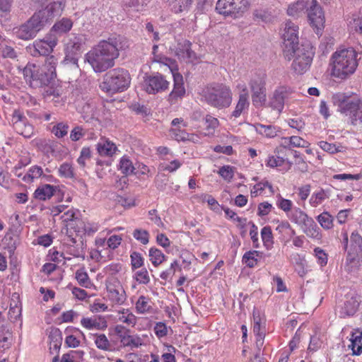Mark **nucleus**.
Masks as SVG:
<instances>
[{
  "label": "nucleus",
  "instance_id": "1",
  "mask_svg": "<svg viewBox=\"0 0 362 362\" xmlns=\"http://www.w3.org/2000/svg\"><path fill=\"white\" fill-rule=\"evenodd\" d=\"M127 40L119 35H112L103 40L85 55V61L88 62L96 73H101L112 68L115 60L118 58L119 51L128 47Z\"/></svg>",
  "mask_w": 362,
  "mask_h": 362
},
{
  "label": "nucleus",
  "instance_id": "2",
  "mask_svg": "<svg viewBox=\"0 0 362 362\" xmlns=\"http://www.w3.org/2000/svg\"><path fill=\"white\" fill-rule=\"evenodd\" d=\"M332 100L338 112L349 117L352 125L362 124V98L354 93H337Z\"/></svg>",
  "mask_w": 362,
  "mask_h": 362
},
{
  "label": "nucleus",
  "instance_id": "3",
  "mask_svg": "<svg viewBox=\"0 0 362 362\" xmlns=\"http://www.w3.org/2000/svg\"><path fill=\"white\" fill-rule=\"evenodd\" d=\"M358 53L353 48L336 51L332 56V75L344 79L358 66Z\"/></svg>",
  "mask_w": 362,
  "mask_h": 362
},
{
  "label": "nucleus",
  "instance_id": "4",
  "mask_svg": "<svg viewBox=\"0 0 362 362\" xmlns=\"http://www.w3.org/2000/svg\"><path fill=\"white\" fill-rule=\"evenodd\" d=\"M131 77L128 71L122 68H116L107 71L100 85V89L109 94L123 92L130 84Z\"/></svg>",
  "mask_w": 362,
  "mask_h": 362
},
{
  "label": "nucleus",
  "instance_id": "5",
  "mask_svg": "<svg viewBox=\"0 0 362 362\" xmlns=\"http://www.w3.org/2000/svg\"><path fill=\"white\" fill-rule=\"evenodd\" d=\"M204 97L209 105L218 109L228 107L232 103L231 90L223 83L213 84L208 87Z\"/></svg>",
  "mask_w": 362,
  "mask_h": 362
},
{
  "label": "nucleus",
  "instance_id": "6",
  "mask_svg": "<svg viewBox=\"0 0 362 362\" xmlns=\"http://www.w3.org/2000/svg\"><path fill=\"white\" fill-rule=\"evenodd\" d=\"M41 8L36 11L32 17H35L37 23H40L42 28L52 20L59 16L63 10L62 0H38Z\"/></svg>",
  "mask_w": 362,
  "mask_h": 362
},
{
  "label": "nucleus",
  "instance_id": "7",
  "mask_svg": "<svg viewBox=\"0 0 362 362\" xmlns=\"http://www.w3.org/2000/svg\"><path fill=\"white\" fill-rule=\"evenodd\" d=\"M314 52L309 44H302L299 48L294 49L291 56L293 58L291 64L292 70L298 74H303L306 72L310 66Z\"/></svg>",
  "mask_w": 362,
  "mask_h": 362
},
{
  "label": "nucleus",
  "instance_id": "8",
  "mask_svg": "<svg viewBox=\"0 0 362 362\" xmlns=\"http://www.w3.org/2000/svg\"><path fill=\"white\" fill-rule=\"evenodd\" d=\"M86 37L84 35H71L65 47V57L63 63L65 65L72 64L78 67L80 55L84 50Z\"/></svg>",
  "mask_w": 362,
  "mask_h": 362
},
{
  "label": "nucleus",
  "instance_id": "9",
  "mask_svg": "<svg viewBox=\"0 0 362 362\" xmlns=\"http://www.w3.org/2000/svg\"><path fill=\"white\" fill-rule=\"evenodd\" d=\"M24 78L33 88L48 86L52 81L49 74L39 65L28 64L23 70Z\"/></svg>",
  "mask_w": 362,
  "mask_h": 362
},
{
  "label": "nucleus",
  "instance_id": "10",
  "mask_svg": "<svg viewBox=\"0 0 362 362\" xmlns=\"http://www.w3.org/2000/svg\"><path fill=\"white\" fill-rule=\"evenodd\" d=\"M284 57L291 60L294 49L299 48L298 27L291 21L286 22L282 35Z\"/></svg>",
  "mask_w": 362,
  "mask_h": 362
},
{
  "label": "nucleus",
  "instance_id": "11",
  "mask_svg": "<svg viewBox=\"0 0 362 362\" xmlns=\"http://www.w3.org/2000/svg\"><path fill=\"white\" fill-rule=\"evenodd\" d=\"M250 6V0H218L217 12L224 16L238 18L245 13Z\"/></svg>",
  "mask_w": 362,
  "mask_h": 362
},
{
  "label": "nucleus",
  "instance_id": "12",
  "mask_svg": "<svg viewBox=\"0 0 362 362\" xmlns=\"http://www.w3.org/2000/svg\"><path fill=\"white\" fill-rule=\"evenodd\" d=\"M57 37L53 34L47 35L42 40H37L26 47V51L33 57L49 56L57 44Z\"/></svg>",
  "mask_w": 362,
  "mask_h": 362
},
{
  "label": "nucleus",
  "instance_id": "13",
  "mask_svg": "<svg viewBox=\"0 0 362 362\" xmlns=\"http://www.w3.org/2000/svg\"><path fill=\"white\" fill-rule=\"evenodd\" d=\"M249 85L252 92V101L253 105L256 107L264 106L267 100L265 81L264 77L256 76L252 78Z\"/></svg>",
  "mask_w": 362,
  "mask_h": 362
},
{
  "label": "nucleus",
  "instance_id": "14",
  "mask_svg": "<svg viewBox=\"0 0 362 362\" xmlns=\"http://www.w3.org/2000/svg\"><path fill=\"white\" fill-rule=\"evenodd\" d=\"M170 82L159 73L144 78L143 86L148 94H156L168 89Z\"/></svg>",
  "mask_w": 362,
  "mask_h": 362
},
{
  "label": "nucleus",
  "instance_id": "15",
  "mask_svg": "<svg viewBox=\"0 0 362 362\" xmlns=\"http://www.w3.org/2000/svg\"><path fill=\"white\" fill-rule=\"evenodd\" d=\"M42 28L40 23H37L35 17H30L25 23L13 29L14 35L21 40H29L33 39Z\"/></svg>",
  "mask_w": 362,
  "mask_h": 362
},
{
  "label": "nucleus",
  "instance_id": "16",
  "mask_svg": "<svg viewBox=\"0 0 362 362\" xmlns=\"http://www.w3.org/2000/svg\"><path fill=\"white\" fill-rule=\"evenodd\" d=\"M11 122L17 133L25 138H30L34 134L33 126L20 110H15L12 114Z\"/></svg>",
  "mask_w": 362,
  "mask_h": 362
},
{
  "label": "nucleus",
  "instance_id": "17",
  "mask_svg": "<svg viewBox=\"0 0 362 362\" xmlns=\"http://www.w3.org/2000/svg\"><path fill=\"white\" fill-rule=\"evenodd\" d=\"M306 12L310 25L317 30H321L324 28L325 16L317 0H310Z\"/></svg>",
  "mask_w": 362,
  "mask_h": 362
},
{
  "label": "nucleus",
  "instance_id": "18",
  "mask_svg": "<svg viewBox=\"0 0 362 362\" xmlns=\"http://www.w3.org/2000/svg\"><path fill=\"white\" fill-rule=\"evenodd\" d=\"M107 291L109 299L114 303L122 305L126 300V293L121 283L117 279L107 281Z\"/></svg>",
  "mask_w": 362,
  "mask_h": 362
},
{
  "label": "nucleus",
  "instance_id": "19",
  "mask_svg": "<svg viewBox=\"0 0 362 362\" xmlns=\"http://www.w3.org/2000/svg\"><path fill=\"white\" fill-rule=\"evenodd\" d=\"M115 333L124 346L138 348L143 344V340L137 335H132L129 329L122 325H117Z\"/></svg>",
  "mask_w": 362,
  "mask_h": 362
},
{
  "label": "nucleus",
  "instance_id": "20",
  "mask_svg": "<svg viewBox=\"0 0 362 362\" xmlns=\"http://www.w3.org/2000/svg\"><path fill=\"white\" fill-rule=\"evenodd\" d=\"M284 151V147L280 146L276 148L274 150L275 155L268 157L266 165L270 168L283 167V169L285 170H290L293 163L283 156Z\"/></svg>",
  "mask_w": 362,
  "mask_h": 362
},
{
  "label": "nucleus",
  "instance_id": "21",
  "mask_svg": "<svg viewBox=\"0 0 362 362\" xmlns=\"http://www.w3.org/2000/svg\"><path fill=\"white\" fill-rule=\"evenodd\" d=\"M173 74L174 86L173 90L169 95V100L173 103L177 98H182L185 94V89L183 86L182 76L179 73H175L172 68L169 69Z\"/></svg>",
  "mask_w": 362,
  "mask_h": 362
},
{
  "label": "nucleus",
  "instance_id": "22",
  "mask_svg": "<svg viewBox=\"0 0 362 362\" xmlns=\"http://www.w3.org/2000/svg\"><path fill=\"white\" fill-rule=\"evenodd\" d=\"M238 88L241 89L242 92L239 95L238 101L236 104L235 110L232 112L231 115L234 117H240L243 111L247 109L250 105L248 100L249 95L245 84H239Z\"/></svg>",
  "mask_w": 362,
  "mask_h": 362
},
{
  "label": "nucleus",
  "instance_id": "23",
  "mask_svg": "<svg viewBox=\"0 0 362 362\" xmlns=\"http://www.w3.org/2000/svg\"><path fill=\"white\" fill-rule=\"evenodd\" d=\"M81 324L87 329L104 330L107 327V320L103 316L83 317L81 320Z\"/></svg>",
  "mask_w": 362,
  "mask_h": 362
},
{
  "label": "nucleus",
  "instance_id": "24",
  "mask_svg": "<svg viewBox=\"0 0 362 362\" xmlns=\"http://www.w3.org/2000/svg\"><path fill=\"white\" fill-rule=\"evenodd\" d=\"M191 45V42L186 40L177 43L175 54L180 59L189 62L195 58V53L192 50Z\"/></svg>",
  "mask_w": 362,
  "mask_h": 362
},
{
  "label": "nucleus",
  "instance_id": "25",
  "mask_svg": "<svg viewBox=\"0 0 362 362\" xmlns=\"http://www.w3.org/2000/svg\"><path fill=\"white\" fill-rule=\"evenodd\" d=\"M286 95V90L285 88L280 87L276 89L270 98L269 106L273 110H276L278 114H279L284 108Z\"/></svg>",
  "mask_w": 362,
  "mask_h": 362
},
{
  "label": "nucleus",
  "instance_id": "26",
  "mask_svg": "<svg viewBox=\"0 0 362 362\" xmlns=\"http://www.w3.org/2000/svg\"><path fill=\"white\" fill-rule=\"evenodd\" d=\"M343 243L344 248L348 251L352 252L362 253V237L358 234V232L354 231L351 233L350 237V245L348 246L349 238L346 233H344Z\"/></svg>",
  "mask_w": 362,
  "mask_h": 362
},
{
  "label": "nucleus",
  "instance_id": "27",
  "mask_svg": "<svg viewBox=\"0 0 362 362\" xmlns=\"http://www.w3.org/2000/svg\"><path fill=\"white\" fill-rule=\"evenodd\" d=\"M310 0H298L288 5L287 14L293 18H299L303 16L309 6Z\"/></svg>",
  "mask_w": 362,
  "mask_h": 362
},
{
  "label": "nucleus",
  "instance_id": "28",
  "mask_svg": "<svg viewBox=\"0 0 362 362\" xmlns=\"http://www.w3.org/2000/svg\"><path fill=\"white\" fill-rule=\"evenodd\" d=\"M361 266V254L347 251L344 269L348 273H356Z\"/></svg>",
  "mask_w": 362,
  "mask_h": 362
},
{
  "label": "nucleus",
  "instance_id": "29",
  "mask_svg": "<svg viewBox=\"0 0 362 362\" xmlns=\"http://www.w3.org/2000/svg\"><path fill=\"white\" fill-rule=\"evenodd\" d=\"M359 302L356 297H351L346 300L339 312L341 317L353 316L358 310Z\"/></svg>",
  "mask_w": 362,
  "mask_h": 362
},
{
  "label": "nucleus",
  "instance_id": "30",
  "mask_svg": "<svg viewBox=\"0 0 362 362\" xmlns=\"http://www.w3.org/2000/svg\"><path fill=\"white\" fill-rule=\"evenodd\" d=\"M58 190V187L51 185H43L39 187L34 193L35 197L40 200H46L50 199Z\"/></svg>",
  "mask_w": 362,
  "mask_h": 362
},
{
  "label": "nucleus",
  "instance_id": "31",
  "mask_svg": "<svg viewBox=\"0 0 362 362\" xmlns=\"http://www.w3.org/2000/svg\"><path fill=\"white\" fill-rule=\"evenodd\" d=\"M72 25L73 23L70 19L63 18L54 23L49 34H53L57 37V35L69 32L71 29Z\"/></svg>",
  "mask_w": 362,
  "mask_h": 362
},
{
  "label": "nucleus",
  "instance_id": "32",
  "mask_svg": "<svg viewBox=\"0 0 362 362\" xmlns=\"http://www.w3.org/2000/svg\"><path fill=\"white\" fill-rule=\"evenodd\" d=\"M301 229L303 232L310 238L316 240H320L322 238L320 229L312 218Z\"/></svg>",
  "mask_w": 362,
  "mask_h": 362
},
{
  "label": "nucleus",
  "instance_id": "33",
  "mask_svg": "<svg viewBox=\"0 0 362 362\" xmlns=\"http://www.w3.org/2000/svg\"><path fill=\"white\" fill-rule=\"evenodd\" d=\"M362 331L360 329H354L351 334V345L354 354L359 355L362 352Z\"/></svg>",
  "mask_w": 362,
  "mask_h": 362
},
{
  "label": "nucleus",
  "instance_id": "34",
  "mask_svg": "<svg viewBox=\"0 0 362 362\" xmlns=\"http://www.w3.org/2000/svg\"><path fill=\"white\" fill-rule=\"evenodd\" d=\"M289 218L292 222L302 228L306 224L307 222L309 221L311 217H309L308 214L300 209L296 208L291 211V214L289 215Z\"/></svg>",
  "mask_w": 362,
  "mask_h": 362
},
{
  "label": "nucleus",
  "instance_id": "35",
  "mask_svg": "<svg viewBox=\"0 0 362 362\" xmlns=\"http://www.w3.org/2000/svg\"><path fill=\"white\" fill-rule=\"evenodd\" d=\"M116 150L115 144L107 140L101 141L97 144V151L101 156H112Z\"/></svg>",
  "mask_w": 362,
  "mask_h": 362
},
{
  "label": "nucleus",
  "instance_id": "36",
  "mask_svg": "<svg viewBox=\"0 0 362 362\" xmlns=\"http://www.w3.org/2000/svg\"><path fill=\"white\" fill-rule=\"evenodd\" d=\"M262 253L258 250H250L243 256V262L249 268H253L258 263V259L262 257Z\"/></svg>",
  "mask_w": 362,
  "mask_h": 362
},
{
  "label": "nucleus",
  "instance_id": "37",
  "mask_svg": "<svg viewBox=\"0 0 362 362\" xmlns=\"http://www.w3.org/2000/svg\"><path fill=\"white\" fill-rule=\"evenodd\" d=\"M192 3V0H171L172 11L175 13L187 11Z\"/></svg>",
  "mask_w": 362,
  "mask_h": 362
},
{
  "label": "nucleus",
  "instance_id": "38",
  "mask_svg": "<svg viewBox=\"0 0 362 362\" xmlns=\"http://www.w3.org/2000/svg\"><path fill=\"white\" fill-rule=\"evenodd\" d=\"M93 337L94 343L98 349L105 351L111 350V343L105 334H95Z\"/></svg>",
  "mask_w": 362,
  "mask_h": 362
},
{
  "label": "nucleus",
  "instance_id": "39",
  "mask_svg": "<svg viewBox=\"0 0 362 362\" xmlns=\"http://www.w3.org/2000/svg\"><path fill=\"white\" fill-rule=\"evenodd\" d=\"M57 64V60L55 58L54 56L51 55L47 57L45 64L42 66H40L42 67L47 74H49V77L53 80L57 74H56V66Z\"/></svg>",
  "mask_w": 362,
  "mask_h": 362
},
{
  "label": "nucleus",
  "instance_id": "40",
  "mask_svg": "<svg viewBox=\"0 0 362 362\" xmlns=\"http://www.w3.org/2000/svg\"><path fill=\"white\" fill-rule=\"evenodd\" d=\"M261 238L267 250H271L274 245V238L270 226H264L261 230Z\"/></svg>",
  "mask_w": 362,
  "mask_h": 362
},
{
  "label": "nucleus",
  "instance_id": "41",
  "mask_svg": "<svg viewBox=\"0 0 362 362\" xmlns=\"http://www.w3.org/2000/svg\"><path fill=\"white\" fill-rule=\"evenodd\" d=\"M75 224L80 228L78 232H83V234L92 235L98 230L97 224L85 223L81 220H77L72 225Z\"/></svg>",
  "mask_w": 362,
  "mask_h": 362
},
{
  "label": "nucleus",
  "instance_id": "42",
  "mask_svg": "<svg viewBox=\"0 0 362 362\" xmlns=\"http://www.w3.org/2000/svg\"><path fill=\"white\" fill-rule=\"evenodd\" d=\"M50 339V350L58 351L62 344V332L59 329L53 330L49 336Z\"/></svg>",
  "mask_w": 362,
  "mask_h": 362
},
{
  "label": "nucleus",
  "instance_id": "43",
  "mask_svg": "<svg viewBox=\"0 0 362 362\" xmlns=\"http://www.w3.org/2000/svg\"><path fill=\"white\" fill-rule=\"evenodd\" d=\"M149 258L152 264L158 267L165 260L166 257L160 250L151 247L149 250Z\"/></svg>",
  "mask_w": 362,
  "mask_h": 362
},
{
  "label": "nucleus",
  "instance_id": "44",
  "mask_svg": "<svg viewBox=\"0 0 362 362\" xmlns=\"http://www.w3.org/2000/svg\"><path fill=\"white\" fill-rule=\"evenodd\" d=\"M42 168L38 165L31 167L28 173L22 177V180L27 182L30 183L34 179L40 177L42 174Z\"/></svg>",
  "mask_w": 362,
  "mask_h": 362
},
{
  "label": "nucleus",
  "instance_id": "45",
  "mask_svg": "<svg viewBox=\"0 0 362 362\" xmlns=\"http://www.w3.org/2000/svg\"><path fill=\"white\" fill-rule=\"evenodd\" d=\"M119 165L122 173L126 175H133L136 170L132 160L126 156L121 158Z\"/></svg>",
  "mask_w": 362,
  "mask_h": 362
},
{
  "label": "nucleus",
  "instance_id": "46",
  "mask_svg": "<svg viewBox=\"0 0 362 362\" xmlns=\"http://www.w3.org/2000/svg\"><path fill=\"white\" fill-rule=\"evenodd\" d=\"M78 219H76L75 221L70 222L67 225V229H66V235L67 238H69V240L71 242V243L74 244L76 243V238L77 236H81L82 234H83V232H78L80 228L78 226H76V225H72L74 223H75Z\"/></svg>",
  "mask_w": 362,
  "mask_h": 362
},
{
  "label": "nucleus",
  "instance_id": "47",
  "mask_svg": "<svg viewBox=\"0 0 362 362\" xmlns=\"http://www.w3.org/2000/svg\"><path fill=\"white\" fill-rule=\"evenodd\" d=\"M317 220L325 230H329L333 227L334 218L328 212H323L317 216Z\"/></svg>",
  "mask_w": 362,
  "mask_h": 362
},
{
  "label": "nucleus",
  "instance_id": "48",
  "mask_svg": "<svg viewBox=\"0 0 362 362\" xmlns=\"http://www.w3.org/2000/svg\"><path fill=\"white\" fill-rule=\"evenodd\" d=\"M59 174L65 178H74L75 176L74 169L69 163H64L60 165Z\"/></svg>",
  "mask_w": 362,
  "mask_h": 362
},
{
  "label": "nucleus",
  "instance_id": "49",
  "mask_svg": "<svg viewBox=\"0 0 362 362\" xmlns=\"http://www.w3.org/2000/svg\"><path fill=\"white\" fill-rule=\"evenodd\" d=\"M76 279L80 286L85 288H90L91 286L90 280L88 277V274L82 270L78 269L76 272Z\"/></svg>",
  "mask_w": 362,
  "mask_h": 362
},
{
  "label": "nucleus",
  "instance_id": "50",
  "mask_svg": "<svg viewBox=\"0 0 362 362\" xmlns=\"http://www.w3.org/2000/svg\"><path fill=\"white\" fill-rule=\"evenodd\" d=\"M158 49V45H153L152 51V54L153 55V61L168 66L169 69L171 68L170 65L173 64V60L160 54H157Z\"/></svg>",
  "mask_w": 362,
  "mask_h": 362
},
{
  "label": "nucleus",
  "instance_id": "51",
  "mask_svg": "<svg viewBox=\"0 0 362 362\" xmlns=\"http://www.w3.org/2000/svg\"><path fill=\"white\" fill-rule=\"evenodd\" d=\"M285 144L288 140L289 141V144L293 147H302V148H308L310 144L308 141H305L303 138L297 136H292L288 138H285Z\"/></svg>",
  "mask_w": 362,
  "mask_h": 362
},
{
  "label": "nucleus",
  "instance_id": "52",
  "mask_svg": "<svg viewBox=\"0 0 362 362\" xmlns=\"http://www.w3.org/2000/svg\"><path fill=\"white\" fill-rule=\"evenodd\" d=\"M172 138L177 141H187L189 140V134L183 129L180 128H173L170 131Z\"/></svg>",
  "mask_w": 362,
  "mask_h": 362
},
{
  "label": "nucleus",
  "instance_id": "53",
  "mask_svg": "<svg viewBox=\"0 0 362 362\" xmlns=\"http://www.w3.org/2000/svg\"><path fill=\"white\" fill-rule=\"evenodd\" d=\"M136 308L139 313H145L149 311L151 305L148 299L144 296H141L136 303Z\"/></svg>",
  "mask_w": 362,
  "mask_h": 362
},
{
  "label": "nucleus",
  "instance_id": "54",
  "mask_svg": "<svg viewBox=\"0 0 362 362\" xmlns=\"http://www.w3.org/2000/svg\"><path fill=\"white\" fill-rule=\"evenodd\" d=\"M259 132L269 138H273L277 135V129L272 125L260 124L258 129Z\"/></svg>",
  "mask_w": 362,
  "mask_h": 362
},
{
  "label": "nucleus",
  "instance_id": "55",
  "mask_svg": "<svg viewBox=\"0 0 362 362\" xmlns=\"http://www.w3.org/2000/svg\"><path fill=\"white\" fill-rule=\"evenodd\" d=\"M218 173L226 180L230 182L234 176V167L223 165L218 171Z\"/></svg>",
  "mask_w": 362,
  "mask_h": 362
},
{
  "label": "nucleus",
  "instance_id": "56",
  "mask_svg": "<svg viewBox=\"0 0 362 362\" xmlns=\"http://www.w3.org/2000/svg\"><path fill=\"white\" fill-rule=\"evenodd\" d=\"M133 236L144 245H146L148 243L149 233L146 230L135 229L133 232Z\"/></svg>",
  "mask_w": 362,
  "mask_h": 362
},
{
  "label": "nucleus",
  "instance_id": "57",
  "mask_svg": "<svg viewBox=\"0 0 362 362\" xmlns=\"http://www.w3.org/2000/svg\"><path fill=\"white\" fill-rule=\"evenodd\" d=\"M205 122L207 130V133H205L206 135L212 134L214 129L218 126V120L210 115L206 116Z\"/></svg>",
  "mask_w": 362,
  "mask_h": 362
},
{
  "label": "nucleus",
  "instance_id": "58",
  "mask_svg": "<svg viewBox=\"0 0 362 362\" xmlns=\"http://www.w3.org/2000/svg\"><path fill=\"white\" fill-rule=\"evenodd\" d=\"M12 344V334L8 331L4 336L0 337V351H4L9 349Z\"/></svg>",
  "mask_w": 362,
  "mask_h": 362
},
{
  "label": "nucleus",
  "instance_id": "59",
  "mask_svg": "<svg viewBox=\"0 0 362 362\" xmlns=\"http://www.w3.org/2000/svg\"><path fill=\"white\" fill-rule=\"evenodd\" d=\"M69 126L64 123H58L52 128V132L57 137L62 138L66 135Z\"/></svg>",
  "mask_w": 362,
  "mask_h": 362
},
{
  "label": "nucleus",
  "instance_id": "60",
  "mask_svg": "<svg viewBox=\"0 0 362 362\" xmlns=\"http://www.w3.org/2000/svg\"><path fill=\"white\" fill-rule=\"evenodd\" d=\"M119 321L126 323L129 325H134L136 323V317L129 313L128 310H124L121 312V315L119 317Z\"/></svg>",
  "mask_w": 362,
  "mask_h": 362
},
{
  "label": "nucleus",
  "instance_id": "61",
  "mask_svg": "<svg viewBox=\"0 0 362 362\" xmlns=\"http://www.w3.org/2000/svg\"><path fill=\"white\" fill-rule=\"evenodd\" d=\"M249 224L251 226L250 230V236L252 241L253 247L255 248L259 247V242L258 239V228L257 226L252 221L249 222Z\"/></svg>",
  "mask_w": 362,
  "mask_h": 362
},
{
  "label": "nucleus",
  "instance_id": "62",
  "mask_svg": "<svg viewBox=\"0 0 362 362\" xmlns=\"http://www.w3.org/2000/svg\"><path fill=\"white\" fill-rule=\"evenodd\" d=\"M135 278L139 284H147L150 282L148 272L146 268L136 272L135 273Z\"/></svg>",
  "mask_w": 362,
  "mask_h": 362
},
{
  "label": "nucleus",
  "instance_id": "63",
  "mask_svg": "<svg viewBox=\"0 0 362 362\" xmlns=\"http://www.w3.org/2000/svg\"><path fill=\"white\" fill-rule=\"evenodd\" d=\"M131 264L133 269L140 268L144 264V258L141 255L137 252H133L131 254Z\"/></svg>",
  "mask_w": 362,
  "mask_h": 362
},
{
  "label": "nucleus",
  "instance_id": "64",
  "mask_svg": "<svg viewBox=\"0 0 362 362\" xmlns=\"http://www.w3.org/2000/svg\"><path fill=\"white\" fill-rule=\"evenodd\" d=\"M319 146L323 151L328 152L329 153H335L337 152L341 151L339 146H337L334 144H329L325 141H320Z\"/></svg>",
  "mask_w": 362,
  "mask_h": 362
}]
</instances>
